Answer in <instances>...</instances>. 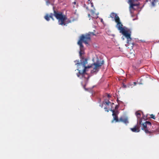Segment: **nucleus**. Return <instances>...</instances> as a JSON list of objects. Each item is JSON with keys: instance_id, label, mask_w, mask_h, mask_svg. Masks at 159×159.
Wrapping results in <instances>:
<instances>
[{"instance_id": "a211bd4d", "label": "nucleus", "mask_w": 159, "mask_h": 159, "mask_svg": "<svg viewBox=\"0 0 159 159\" xmlns=\"http://www.w3.org/2000/svg\"><path fill=\"white\" fill-rule=\"evenodd\" d=\"M104 108L106 111H107V112L109 111V110L106 107H105Z\"/></svg>"}, {"instance_id": "aec40b11", "label": "nucleus", "mask_w": 159, "mask_h": 159, "mask_svg": "<svg viewBox=\"0 0 159 159\" xmlns=\"http://www.w3.org/2000/svg\"><path fill=\"white\" fill-rule=\"evenodd\" d=\"M143 118L144 119L146 120L147 119V116H144L143 115Z\"/></svg>"}, {"instance_id": "20e7f679", "label": "nucleus", "mask_w": 159, "mask_h": 159, "mask_svg": "<svg viewBox=\"0 0 159 159\" xmlns=\"http://www.w3.org/2000/svg\"><path fill=\"white\" fill-rule=\"evenodd\" d=\"M143 127L142 129L144 130L146 133L147 134H151L152 132L149 130V129L151 128V123L149 121H146L142 124Z\"/></svg>"}, {"instance_id": "dca6fc26", "label": "nucleus", "mask_w": 159, "mask_h": 159, "mask_svg": "<svg viewBox=\"0 0 159 159\" xmlns=\"http://www.w3.org/2000/svg\"><path fill=\"white\" fill-rule=\"evenodd\" d=\"M84 7H86L87 9L88 10V7L85 4H84Z\"/></svg>"}, {"instance_id": "393cba45", "label": "nucleus", "mask_w": 159, "mask_h": 159, "mask_svg": "<svg viewBox=\"0 0 159 159\" xmlns=\"http://www.w3.org/2000/svg\"><path fill=\"white\" fill-rule=\"evenodd\" d=\"M73 3L74 4H76V2H73Z\"/></svg>"}, {"instance_id": "bb28decb", "label": "nucleus", "mask_w": 159, "mask_h": 159, "mask_svg": "<svg viewBox=\"0 0 159 159\" xmlns=\"http://www.w3.org/2000/svg\"><path fill=\"white\" fill-rule=\"evenodd\" d=\"M71 22V20H68V23H70V22Z\"/></svg>"}, {"instance_id": "473e14b6", "label": "nucleus", "mask_w": 159, "mask_h": 159, "mask_svg": "<svg viewBox=\"0 0 159 159\" xmlns=\"http://www.w3.org/2000/svg\"><path fill=\"white\" fill-rule=\"evenodd\" d=\"M93 31H94V32H95V30H94Z\"/></svg>"}, {"instance_id": "6e6552de", "label": "nucleus", "mask_w": 159, "mask_h": 159, "mask_svg": "<svg viewBox=\"0 0 159 159\" xmlns=\"http://www.w3.org/2000/svg\"><path fill=\"white\" fill-rule=\"evenodd\" d=\"M138 123L134 126L133 128H130V130L134 132L138 133L140 131V127L139 125H138Z\"/></svg>"}, {"instance_id": "2eb2a0df", "label": "nucleus", "mask_w": 159, "mask_h": 159, "mask_svg": "<svg viewBox=\"0 0 159 159\" xmlns=\"http://www.w3.org/2000/svg\"><path fill=\"white\" fill-rule=\"evenodd\" d=\"M151 118H152L154 119H155V117L154 115H153V114H152L151 115Z\"/></svg>"}, {"instance_id": "7ed1b4c3", "label": "nucleus", "mask_w": 159, "mask_h": 159, "mask_svg": "<svg viewBox=\"0 0 159 159\" xmlns=\"http://www.w3.org/2000/svg\"><path fill=\"white\" fill-rule=\"evenodd\" d=\"M54 13H50V17L53 20H54L53 16H55L56 19L58 20L59 25H65L66 23L64 22V21L67 19V17L65 15H63V13L61 12L56 11L54 10V7H53Z\"/></svg>"}, {"instance_id": "4be33fe9", "label": "nucleus", "mask_w": 159, "mask_h": 159, "mask_svg": "<svg viewBox=\"0 0 159 159\" xmlns=\"http://www.w3.org/2000/svg\"><path fill=\"white\" fill-rule=\"evenodd\" d=\"M100 106L102 108L103 107V104H100Z\"/></svg>"}, {"instance_id": "412c9836", "label": "nucleus", "mask_w": 159, "mask_h": 159, "mask_svg": "<svg viewBox=\"0 0 159 159\" xmlns=\"http://www.w3.org/2000/svg\"><path fill=\"white\" fill-rule=\"evenodd\" d=\"M91 3V6L92 7H93V2H90Z\"/></svg>"}, {"instance_id": "c85d7f7f", "label": "nucleus", "mask_w": 159, "mask_h": 159, "mask_svg": "<svg viewBox=\"0 0 159 159\" xmlns=\"http://www.w3.org/2000/svg\"><path fill=\"white\" fill-rule=\"evenodd\" d=\"M134 83L135 85H136L137 84V83L135 82H134Z\"/></svg>"}, {"instance_id": "423d86ee", "label": "nucleus", "mask_w": 159, "mask_h": 159, "mask_svg": "<svg viewBox=\"0 0 159 159\" xmlns=\"http://www.w3.org/2000/svg\"><path fill=\"white\" fill-rule=\"evenodd\" d=\"M119 122H122L126 125L129 123L128 117L125 116H121L120 118Z\"/></svg>"}, {"instance_id": "0eeeda50", "label": "nucleus", "mask_w": 159, "mask_h": 159, "mask_svg": "<svg viewBox=\"0 0 159 159\" xmlns=\"http://www.w3.org/2000/svg\"><path fill=\"white\" fill-rule=\"evenodd\" d=\"M135 115L137 118V122L139 125H141L142 122V119L140 118L141 114L139 111H137L135 112Z\"/></svg>"}, {"instance_id": "b1692460", "label": "nucleus", "mask_w": 159, "mask_h": 159, "mask_svg": "<svg viewBox=\"0 0 159 159\" xmlns=\"http://www.w3.org/2000/svg\"><path fill=\"white\" fill-rule=\"evenodd\" d=\"M85 85H84V88L85 90H87V89L85 88Z\"/></svg>"}, {"instance_id": "39448f33", "label": "nucleus", "mask_w": 159, "mask_h": 159, "mask_svg": "<svg viewBox=\"0 0 159 159\" xmlns=\"http://www.w3.org/2000/svg\"><path fill=\"white\" fill-rule=\"evenodd\" d=\"M127 2L129 5V8L131 13H132V9L135 10L134 6H139L140 5L138 0H128Z\"/></svg>"}, {"instance_id": "1a4fd4ad", "label": "nucleus", "mask_w": 159, "mask_h": 159, "mask_svg": "<svg viewBox=\"0 0 159 159\" xmlns=\"http://www.w3.org/2000/svg\"><path fill=\"white\" fill-rule=\"evenodd\" d=\"M117 114H116L112 116L113 117V120H112V122H113L114 120L116 121V122H119V119H118V117L117 115Z\"/></svg>"}, {"instance_id": "4468645a", "label": "nucleus", "mask_w": 159, "mask_h": 159, "mask_svg": "<svg viewBox=\"0 0 159 159\" xmlns=\"http://www.w3.org/2000/svg\"><path fill=\"white\" fill-rule=\"evenodd\" d=\"M111 103V102L109 100H108L106 102H103V104H106L107 105H109Z\"/></svg>"}, {"instance_id": "f257e3e1", "label": "nucleus", "mask_w": 159, "mask_h": 159, "mask_svg": "<svg viewBox=\"0 0 159 159\" xmlns=\"http://www.w3.org/2000/svg\"><path fill=\"white\" fill-rule=\"evenodd\" d=\"M96 36L95 34L93 32H89L88 34H86L85 36L84 34H82L80 37V39L78 42V44L80 46V51L79 52L80 57V62L79 60L75 61V62L77 61V63L75 64L76 65L78 66V68L77 70H79L78 73L77 74V76L80 79L84 78V79H89V75L86 72L87 71V69L92 67L93 66V69L91 70V74H96L98 71L100 67L104 64V61L102 60L100 61L97 60L96 62L86 66V65L87 63V59L85 58L82 55L84 53V46L82 44V43L85 44L88 43V41L90 40V36Z\"/></svg>"}, {"instance_id": "7c9ffc66", "label": "nucleus", "mask_w": 159, "mask_h": 159, "mask_svg": "<svg viewBox=\"0 0 159 159\" xmlns=\"http://www.w3.org/2000/svg\"><path fill=\"white\" fill-rule=\"evenodd\" d=\"M103 21V20H102V19L101 20V21Z\"/></svg>"}, {"instance_id": "2f4dec72", "label": "nucleus", "mask_w": 159, "mask_h": 159, "mask_svg": "<svg viewBox=\"0 0 159 159\" xmlns=\"http://www.w3.org/2000/svg\"><path fill=\"white\" fill-rule=\"evenodd\" d=\"M117 102H118L119 100H118V99H117Z\"/></svg>"}, {"instance_id": "9d476101", "label": "nucleus", "mask_w": 159, "mask_h": 159, "mask_svg": "<svg viewBox=\"0 0 159 159\" xmlns=\"http://www.w3.org/2000/svg\"><path fill=\"white\" fill-rule=\"evenodd\" d=\"M50 14L49 15L48 14H47L45 16V19L48 21H49L50 20Z\"/></svg>"}, {"instance_id": "f3484780", "label": "nucleus", "mask_w": 159, "mask_h": 159, "mask_svg": "<svg viewBox=\"0 0 159 159\" xmlns=\"http://www.w3.org/2000/svg\"><path fill=\"white\" fill-rule=\"evenodd\" d=\"M152 4L153 7H154L155 6V2L152 1Z\"/></svg>"}, {"instance_id": "a878e982", "label": "nucleus", "mask_w": 159, "mask_h": 159, "mask_svg": "<svg viewBox=\"0 0 159 159\" xmlns=\"http://www.w3.org/2000/svg\"><path fill=\"white\" fill-rule=\"evenodd\" d=\"M88 2L89 3V2H91V1H90V0H88Z\"/></svg>"}, {"instance_id": "9b49d317", "label": "nucleus", "mask_w": 159, "mask_h": 159, "mask_svg": "<svg viewBox=\"0 0 159 159\" xmlns=\"http://www.w3.org/2000/svg\"><path fill=\"white\" fill-rule=\"evenodd\" d=\"M111 111H112L113 113L112 115V116L114 115H115L116 114L118 113V111L117 110L115 111L114 109H111Z\"/></svg>"}, {"instance_id": "f03ea898", "label": "nucleus", "mask_w": 159, "mask_h": 159, "mask_svg": "<svg viewBox=\"0 0 159 159\" xmlns=\"http://www.w3.org/2000/svg\"><path fill=\"white\" fill-rule=\"evenodd\" d=\"M110 17L112 18H114L115 21L117 23L116 27L120 31V32L127 39V43L131 41L132 39L130 37L131 33V31L125 27L124 28L122 27L123 25L120 22V18L117 15L116 13L112 12L110 14Z\"/></svg>"}, {"instance_id": "f8f14e48", "label": "nucleus", "mask_w": 159, "mask_h": 159, "mask_svg": "<svg viewBox=\"0 0 159 159\" xmlns=\"http://www.w3.org/2000/svg\"><path fill=\"white\" fill-rule=\"evenodd\" d=\"M52 0H48L46 1V4L47 6H48L49 4H51L53 6V4L51 3V2L50 1H52Z\"/></svg>"}, {"instance_id": "6ab92c4d", "label": "nucleus", "mask_w": 159, "mask_h": 159, "mask_svg": "<svg viewBox=\"0 0 159 159\" xmlns=\"http://www.w3.org/2000/svg\"><path fill=\"white\" fill-rule=\"evenodd\" d=\"M119 107V106L118 105H116L115 107V109L116 110H117L118 109Z\"/></svg>"}, {"instance_id": "5701e85b", "label": "nucleus", "mask_w": 159, "mask_h": 159, "mask_svg": "<svg viewBox=\"0 0 159 159\" xmlns=\"http://www.w3.org/2000/svg\"><path fill=\"white\" fill-rule=\"evenodd\" d=\"M153 2H156L158 1V0H153Z\"/></svg>"}, {"instance_id": "ddd939ff", "label": "nucleus", "mask_w": 159, "mask_h": 159, "mask_svg": "<svg viewBox=\"0 0 159 159\" xmlns=\"http://www.w3.org/2000/svg\"><path fill=\"white\" fill-rule=\"evenodd\" d=\"M88 16L89 17V20H90L91 19H92L93 20V19L94 18H96V19H97L98 17V16H97L96 17H92V16H91L90 14H88Z\"/></svg>"}, {"instance_id": "cd10ccee", "label": "nucleus", "mask_w": 159, "mask_h": 159, "mask_svg": "<svg viewBox=\"0 0 159 159\" xmlns=\"http://www.w3.org/2000/svg\"><path fill=\"white\" fill-rule=\"evenodd\" d=\"M107 97H108V98H109L111 97V96L109 95V94H108L107 95Z\"/></svg>"}, {"instance_id": "c756f323", "label": "nucleus", "mask_w": 159, "mask_h": 159, "mask_svg": "<svg viewBox=\"0 0 159 159\" xmlns=\"http://www.w3.org/2000/svg\"><path fill=\"white\" fill-rule=\"evenodd\" d=\"M96 23V21H94V24H95Z\"/></svg>"}]
</instances>
